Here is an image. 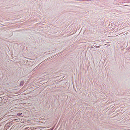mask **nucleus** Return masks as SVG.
Listing matches in <instances>:
<instances>
[{
  "label": "nucleus",
  "instance_id": "f03ea898",
  "mask_svg": "<svg viewBox=\"0 0 130 130\" xmlns=\"http://www.w3.org/2000/svg\"><path fill=\"white\" fill-rule=\"evenodd\" d=\"M28 128H29V127L26 128L25 129H26H26H28Z\"/></svg>",
  "mask_w": 130,
  "mask_h": 130
},
{
  "label": "nucleus",
  "instance_id": "f257e3e1",
  "mask_svg": "<svg viewBox=\"0 0 130 130\" xmlns=\"http://www.w3.org/2000/svg\"><path fill=\"white\" fill-rule=\"evenodd\" d=\"M24 83V81H22L20 82V86H22Z\"/></svg>",
  "mask_w": 130,
  "mask_h": 130
},
{
  "label": "nucleus",
  "instance_id": "39448f33",
  "mask_svg": "<svg viewBox=\"0 0 130 130\" xmlns=\"http://www.w3.org/2000/svg\"><path fill=\"white\" fill-rule=\"evenodd\" d=\"M10 125H9V127L10 126H9Z\"/></svg>",
  "mask_w": 130,
  "mask_h": 130
},
{
  "label": "nucleus",
  "instance_id": "423d86ee",
  "mask_svg": "<svg viewBox=\"0 0 130 130\" xmlns=\"http://www.w3.org/2000/svg\"><path fill=\"white\" fill-rule=\"evenodd\" d=\"M129 49H130V48H129Z\"/></svg>",
  "mask_w": 130,
  "mask_h": 130
},
{
  "label": "nucleus",
  "instance_id": "20e7f679",
  "mask_svg": "<svg viewBox=\"0 0 130 130\" xmlns=\"http://www.w3.org/2000/svg\"><path fill=\"white\" fill-rule=\"evenodd\" d=\"M20 113H18V115Z\"/></svg>",
  "mask_w": 130,
  "mask_h": 130
},
{
  "label": "nucleus",
  "instance_id": "7ed1b4c3",
  "mask_svg": "<svg viewBox=\"0 0 130 130\" xmlns=\"http://www.w3.org/2000/svg\"><path fill=\"white\" fill-rule=\"evenodd\" d=\"M13 123H11V125H13Z\"/></svg>",
  "mask_w": 130,
  "mask_h": 130
}]
</instances>
